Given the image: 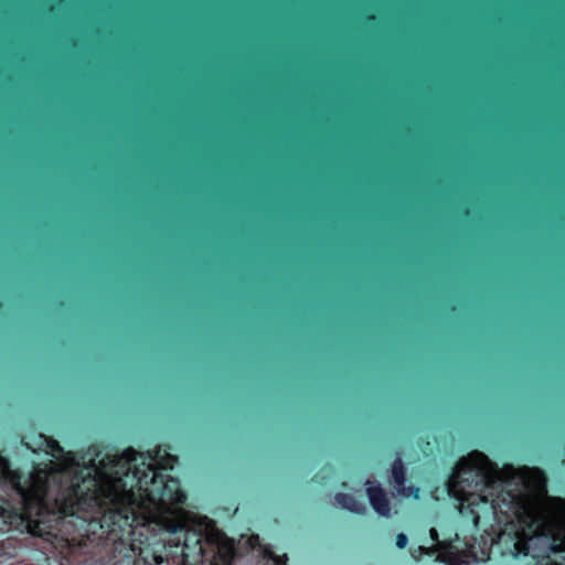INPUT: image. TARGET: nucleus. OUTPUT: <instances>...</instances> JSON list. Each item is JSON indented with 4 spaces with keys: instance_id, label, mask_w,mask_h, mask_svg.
Wrapping results in <instances>:
<instances>
[{
    "instance_id": "f257e3e1",
    "label": "nucleus",
    "mask_w": 565,
    "mask_h": 565,
    "mask_svg": "<svg viewBox=\"0 0 565 565\" xmlns=\"http://www.w3.org/2000/svg\"><path fill=\"white\" fill-rule=\"evenodd\" d=\"M391 477H392V483L397 492L398 495L402 498L408 499L413 498L414 500L419 499V488L409 484L406 486V468L405 465L401 458V456H397L391 466Z\"/></svg>"
},
{
    "instance_id": "f03ea898",
    "label": "nucleus",
    "mask_w": 565,
    "mask_h": 565,
    "mask_svg": "<svg viewBox=\"0 0 565 565\" xmlns=\"http://www.w3.org/2000/svg\"><path fill=\"white\" fill-rule=\"evenodd\" d=\"M365 484L366 494L374 511L382 516H388L391 514V502L384 489L370 480Z\"/></svg>"
},
{
    "instance_id": "7ed1b4c3",
    "label": "nucleus",
    "mask_w": 565,
    "mask_h": 565,
    "mask_svg": "<svg viewBox=\"0 0 565 565\" xmlns=\"http://www.w3.org/2000/svg\"><path fill=\"white\" fill-rule=\"evenodd\" d=\"M334 499L339 505H341L342 508H344L351 512L359 513L363 509L361 503H359L358 500L351 494L337 493Z\"/></svg>"
},
{
    "instance_id": "20e7f679",
    "label": "nucleus",
    "mask_w": 565,
    "mask_h": 565,
    "mask_svg": "<svg viewBox=\"0 0 565 565\" xmlns=\"http://www.w3.org/2000/svg\"><path fill=\"white\" fill-rule=\"evenodd\" d=\"M47 448L50 449V454L54 457H57L60 454L63 452V448L58 444V441L54 439L47 440Z\"/></svg>"
},
{
    "instance_id": "39448f33",
    "label": "nucleus",
    "mask_w": 565,
    "mask_h": 565,
    "mask_svg": "<svg viewBox=\"0 0 565 565\" xmlns=\"http://www.w3.org/2000/svg\"><path fill=\"white\" fill-rule=\"evenodd\" d=\"M407 543H408V537H407V535H406V534H404V533H398V534L396 535V542H395V544H396L397 548H401V550H402V548L406 547Z\"/></svg>"
},
{
    "instance_id": "423d86ee",
    "label": "nucleus",
    "mask_w": 565,
    "mask_h": 565,
    "mask_svg": "<svg viewBox=\"0 0 565 565\" xmlns=\"http://www.w3.org/2000/svg\"><path fill=\"white\" fill-rule=\"evenodd\" d=\"M287 556L284 555L282 557L275 558V565H287Z\"/></svg>"
},
{
    "instance_id": "0eeeda50",
    "label": "nucleus",
    "mask_w": 565,
    "mask_h": 565,
    "mask_svg": "<svg viewBox=\"0 0 565 565\" xmlns=\"http://www.w3.org/2000/svg\"><path fill=\"white\" fill-rule=\"evenodd\" d=\"M366 21L367 22H373V21H375V17L374 15H367L366 17Z\"/></svg>"
}]
</instances>
